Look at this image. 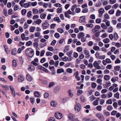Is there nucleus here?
I'll return each instance as SVG.
<instances>
[{
  "label": "nucleus",
  "instance_id": "7ed1b4c3",
  "mask_svg": "<svg viewBox=\"0 0 121 121\" xmlns=\"http://www.w3.org/2000/svg\"><path fill=\"white\" fill-rule=\"evenodd\" d=\"M81 108L80 104L79 103H76L74 107L75 111L77 112H79L80 111Z\"/></svg>",
  "mask_w": 121,
  "mask_h": 121
},
{
  "label": "nucleus",
  "instance_id": "338daca9",
  "mask_svg": "<svg viewBox=\"0 0 121 121\" xmlns=\"http://www.w3.org/2000/svg\"><path fill=\"white\" fill-rule=\"evenodd\" d=\"M3 13L5 16H7V10L5 9H4L3 11Z\"/></svg>",
  "mask_w": 121,
  "mask_h": 121
},
{
  "label": "nucleus",
  "instance_id": "bb28decb",
  "mask_svg": "<svg viewBox=\"0 0 121 121\" xmlns=\"http://www.w3.org/2000/svg\"><path fill=\"white\" fill-rule=\"evenodd\" d=\"M119 6V4H116L113 5L112 6V9H116Z\"/></svg>",
  "mask_w": 121,
  "mask_h": 121
},
{
  "label": "nucleus",
  "instance_id": "a211bd4d",
  "mask_svg": "<svg viewBox=\"0 0 121 121\" xmlns=\"http://www.w3.org/2000/svg\"><path fill=\"white\" fill-rule=\"evenodd\" d=\"M56 104L57 103L56 102L53 100H52L51 103V105L54 107H56Z\"/></svg>",
  "mask_w": 121,
  "mask_h": 121
},
{
  "label": "nucleus",
  "instance_id": "3c124183",
  "mask_svg": "<svg viewBox=\"0 0 121 121\" xmlns=\"http://www.w3.org/2000/svg\"><path fill=\"white\" fill-rule=\"evenodd\" d=\"M111 7V5H108L105 6V10H107L110 9Z\"/></svg>",
  "mask_w": 121,
  "mask_h": 121
},
{
  "label": "nucleus",
  "instance_id": "20e7f679",
  "mask_svg": "<svg viewBox=\"0 0 121 121\" xmlns=\"http://www.w3.org/2000/svg\"><path fill=\"white\" fill-rule=\"evenodd\" d=\"M24 77L23 75H19L18 76V82L19 83L22 82L24 80Z\"/></svg>",
  "mask_w": 121,
  "mask_h": 121
},
{
  "label": "nucleus",
  "instance_id": "a18cd8bd",
  "mask_svg": "<svg viewBox=\"0 0 121 121\" xmlns=\"http://www.w3.org/2000/svg\"><path fill=\"white\" fill-rule=\"evenodd\" d=\"M66 71L68 73H71L72 72V70L70 68H68L66 69Z\"/></svg>",
  "mask_w": 121,
  "mask_h": 121
},
{
  "label": "nucleus",
  "instance_id": "09e8293b",
  "mask_svg": "<svg viewBox=\"0 0 121 121\" xmlns=\"http://www.w3.org/2000/svg\"><path fill=\"white\" fill-rule=\"evenodd\" d=\"M91 87L92 88H95L97 86L96 83L95 82H93L91 84Z\"/></svg>",
  "mask_w": 121,
  "mask_h": 121
},
{
  "label": "nucleus",
  "instance_id": "c03bdc74",
  "mask_svg": "<svg viewBox=\"0 0 121 121\" xmlns=\"http://www.w3.org/2000/svg\"><path fill=\"white\" fill-rule=\"evenodd\" d=\"M56 42V41L55 40H54L52 42L51 45L52 46H54Z\"/></svg>",
  "mask_w": 121,
  "mask_h": 121
},
{
  "label": "nucleus",
  "instance_id": "37998d69",
  "mask_svg": "<svg viewBox=\"0 0 121 121\" xmlns=\"http://www.w3.org/2000/svg\"><path fill=\"white\" fill-rule=\"evenodd\" d=\"M42 22V21L40 19H37L35 21V23L38 25H39Z\"/></svg>",
  "mask_w": 121,
  "mask_h": 121
},
{
  "label": "nucleus",
  "instance_id": "2f4dec72",
  "mask_svg": "<svg viewBox=\"0 0 121 121\" xmlns=\"http://www.w3.org/2000/svg\"><path fill=\"white\" fill-rule=\"evenodd\" d=\"M80 99L81 101L82 102L85 101L86 100L85 98L83 96H81Z\"/></svg>",
  "mask_w": 121,
  "mask_h": 121
},
{
  "label": "nucleus",
  "instance_id": "052dcab7",
  "mask_svg": "<svg viewBox=\"0 0 121 121\" xmlns=\"http://www.w3.org/2000/svg\"><path fill=\"white\" fill-rule=\"evenodd\" d=\"M101 21V19L100 18H97L96 20V23H99Z\"/></svg>",
  "mask_w": 121,
  "mask_h": 121
},
{
  "label": "nucleus",
  "instance_id": "774afa93",
  "mask_svg": "<svg viewBox=\"0 0 121 121\" xmlns=\"http://www.w3.org/2000/svg\"><path fill=\"white\" fill-rule=\"evenodd\" d=\"M49 64L51 65H54L55 64V62L53 60H50Z\"/></svg>",
  "mask_w": 121,
  "mask_h": 121
},
{
  "label": "nucleus",
  "instance_id": "ea45409f",
  "mask_svg": "<svg viewBox=\"0 0 121 121\" xmlns=\"http://www.w3.org/2000/svg\"><path fill=\"white\" fill-rule=\"evenodd\" d=\"M26 12V9H22L21 11L22 14L23 15H25Z\"/></svg>",
  "mask_w": 121,
  "mask_h": 121
},
{
  "label": "nucleus",
  "instance_id": "412c9836",
  "mask_svg": "<svg viewBox=\"0 0 121 121\" xmlns=\"http://www.w3.org/2000/svg\"><path fill=\"white\" fill-rule=\"evenodd\" d=\"M54 20L55 21H57L58 23L61 22L59 18L58 17H57L54 18Z\"/></svg>",
  "mask_w": 121,
  "mask_h": 121
},
{
  "label": "nucleus",
  "instance_id": "4c0bfd02",
  "mask_svg": "<svg viewBox=\"0 0 121 121\" xmlns=\"http://www.w3.org/2000/svg\"><path fill=\"white\" fill-rule=\"evenodd\" d=\"M93 49L96 51H98L99 49V48L98 46H94L93 47Z\"/></svg>",
  "mask_w": 121,
  "mask_h": 121
},
{
  "label": "nucleus",
  "instance_id": "a878e982",
  "mask_svg": "<svg viewBox=\"0 0 121 121\" xmlns=\"http://www.w3.org/2000/svg\"><path fill=\"white\" fill-rule=\"evenodd\" d=\"M114 10L113 9H111L108 11V13L112 15L114 14Z\"/></svg>",
  "mask_w": 121,
  "mask_h": 121
},
{
  "label": "nucleus",
  "instance_id": "5fc2aeb1",
  "mask_svg": "<svg viewBox=\"0 0 121 121\" xmlns=\"http://www.w3.org/2000/svg\"><path fill=\"white\" fill-rule=\"evenodd\" d=\"M55 37L56 38H58L60 37L59 34L58 33H56L54 34Z\"/></svg>",
  "mask_w": 121,
  "mask_h": 121
},
{
  "label": "nucleus",
  "instance_id": "6e6552de",
  "mask_svg": "<svg viewBox=\"0 0 121 121\" xmlns=\"http://www.w3.org/2000/svg\"><path fill=\"white\" fill-rule=\"evenodd\" d=\"M55 116L56 118L58 119H60L62 118V114L60 113L57 112L55 114Z\"/></svg>",
  "mask_w": 121,
  "mask_h": 121
},
{
  "label": "nucleus",
  "instance_id": "393cba45",
  "mask_svg": "<svg viewBox=\"0 0 121 121\" xmlns=\"http://www.w3.org/2000/svg\"><path fill=\"white\" fill-rule=\"evenodd\" d=\"M114 37L115 40H117L118 38V35L117 34L116 32H115L114 33Z\"/></svg>",
  "mask_w": 121,
  "mask_h": 121
},
{
  "label": "nucleus",
  "instance_id": "a19ab883",
  "mask_svg": "<svg viewBox=\"0 0 121 121\" xmlns=\"http://www.w3.org/2000/svg\"><path fill=\"white\" fill-rule=\"evenodd\" d=\"M119 94L118 92H117L114 95V97L117 98L118 99L119 98Z\"/></svg>",
  "mask_w": 121,
  "mask_h": 121
},
{
  "label": "nucleus",
  "instance_id": "f8f14e48",
  "mask_svg": "<svg viewBox=\"0 0 121 121\" xmlns=\"http://www.w3.org/2000/svg\"><path fill=\"white\" fill-rule=\"evenodd\" d=\"M85 36L84 33L83 32H81L79 33L78 35V38L79 39L82 38Z\"/></svg>",
  "mask_w": 121,
  "mask_h": 121
},
{
  "label": "nucleus",
  "instance_id": "72a5a7b5",
  "mask_svg": "<svg viewBox=\"0 0 121 121\" xmlns=\"http://www.w3.org/2000/svg\"><path fill=\"white\" fill-rule=\"evenodd\" d=\"M104 78L106 80H108L110 79V77L108 75H105L104 76Z\"/></svg>",
  "mask_w": 121,
  "mask_h": 121
},
{
  "label": "nucleus",
  "instance_id": "e2e57ef3",
  "mask_svg": "<svg viewBox=\"0 0 121 121\" xmlns=\"http://www.w3.org/2000/svg\"><path fill=\"white\" fill-rule=\"evenodd\" d=\"M48 50L50 51H53L54 50L53 48L52 47H50L48 48Z\"/></svg>",
  "mask_w": 121,
  "mask_h": 121
},
{
  "label": "nucleus",
  "instance_id": "5701e85b",
  "mask_svg": "<svg viewBox=\"0 0 121 121\" xmlns=\"http://www.w3.org/2000/svg\"><path fill=\"white\" fill-rule=\"evenodd\" d=\"M33 13L34 14H37L38 13V10L37 9H35L33 8L32 9Z\"/></svg>",
  "mask_w": 121,
  "mask_h": 121
},
{
  "label": "nucleus",
  "instance_id": "4d7b16f0",
  "mask_svg": "<svg viewBox=\"0 0 121 121\" xmlns=\"http://www.w3.org/2000/svg\"><path fill=\"white\" fill-rule=\"evenodd\" d=\"M82 49L81 47H78L77 48V50L78 52H81L82 51Z\"/></svg>",
  "mask_w": 121,
  "mask_h": 121
},
{
  "label": "nucleus",
  "instance_id": "39448f33",
  "mask_svg": "<svg viewBox=\"0 0 121 121\" xmlns=\"http://www.w3.org/2000/svg\"><path fill=\"white\" fill-rule=\"evenodd\" d=\"M104 9L101 8L98 10V12L99 13V17H101L102 16L103 14L104 13Z\"/></svg>",
  "mask_w": 121,
  "mask_h": 121
},
{
  "label": "nucleus",
  "instance_id": "473e14b6",
  "mask_svg": "<svg viewBox=\"0 0 121 121\" xmlns=\"http://www.w3.org/2000/svg\"><path fill=\"white\" fill-rule=\"evenodd\" d=\"M121 13V11L119 10H117V11L116 13V16H120Z\"/></svg>",
  "mask_w": 121,
  "mask_h": 121
},
{
  "label": "nucleus",
  "instance_id": "69168bd1",
  "mask_svg": "<svg viewBox=\"0 0 121 121\" xmlns=\"http://www.w3.org/2000/svg\"><path fill=\"white\" fill-rule=\"evenodd\" d=\"M12 65L14 66H16L17 63L15 60H13Z\"/></svg>",
  "mask_w": 121,
  "mask_h": 121
},
{
  "label": "nucleus",
  "instance_id": "dca6fc26",
  "mask_svg": "<svg viewBox=\"0 0 121 121\" xmlns=\"http://www.w3.org/2000/svg\"><path fill=\"white\" fill-rule=\"evenodd\" d=\"M57 72L58 73H64V70L63 69L61 68L58 69L57 70Z\"/></svg>",
  "mask_w": 121,
  "mask_h": 121
},
{
  "label": "nucleus",
  "instance_id": "b1692460",
  "mask_svg": "<svg viewBox=\"0 0 121 121\" xmlns=\"http://www.w3.org/2000/svg\"><path fill=\"white\" fill-rule=\"evenodd\" d=\"M17 49L16 48H14L12 50L11 54L12 55H15L16 54Z\"/></svg>",
  "mask_w": 121,
  "mask_h": 121
},
{
  "label": "nucleus",
  "instance_id": "0eeeda50",
  "mask_svg": "<svg viewBox=\"0 0 121 121\" xmlns=\"http://www.w3.org/2000/svg\"><path fill=\"white\" fill-rule=\"evenodd\" d=\"M86 17L85 16H81L80 18L79 22L80 23H83L85 22Z\"/></svg>",
  "mask_w": 121,
  "mask_h": 121
},
{
  "label": "nucleus",
  "instance_id": "f03ea898",
  "mask_svg": "<svg viewBox=\"0 0 121 121\" xmlns=\"http://www.w3.org/2000/svg\"><path fill=\"white\" fill-rule=\"evenodd\" d=\"M96 116L101 121H104V115L100 113H98L96 114Z\"/></svg>",
  "mask_w": 121,
  "mask_h": 121
},
{
  "label": "nucleus",
  "instance_id": "0e129e2a",
  "mask_svg": "<svg viewBox=\"0 0 121 121\" xmlns=\"http://www.w3.org/2000/svg\"><path fill=\"white\" fill-rule=\"evenodd\" d=\"M121 61L118 58H117L115 61V63L116 64L120 63Z\"/></svg>",
  "mask_w": 121,
  "mask_h": 121
},
{
  "label": "nucleus",
  "instance_id": "603ef678",
  "mask_svg": "<svg viewBox=\"0 0 121 121\" xmlns=\"http://www.w3.org/2000/svg\"><path fill=\"white\" fill-rule=\"evenodd\" d=\"M93 25L92 24H87L86 25V27H91V28H92L93 26Z\"/></svg>",
  "mask_w": 121,
  "mask_h": 121
},
{
  "label": "nucleus",
  "instance_id": "2eb2a0df",
  "mask_svg": "<svg viewBox=\"0 0 121 121\" xmlns=\"http://www.w3.org/2000/svg\"><path fill=\"white\" fill-rule=\"evenodd\" d=\"M68 93L70 97H73V94L72 92V90L70 89H69L68 91Z\"/></svg>",
  "mask_w": 121,
  "mask_h": 121
},
{
  "label": "nucleus",
  "instance_id": "9b49d317",
  "mask_svg": "<svg viewBox=\"0 0 121 121\" xmlns=\"http://www.w3.org/2000/svg\"><path fill=\"white\" fill-rule=\"evenodd\" d=\"M60 89V87L59 86H57L55 87L54 90V92L56 93L58 92Z\"/></svg>",
  "mask_w": 121,
  "mask_h": 121
},
{
  "label": "nucleus",
  "instance_id": "de8ad7c7",
  "mask_svg": "<svg viewBox=\"0 0 121 121\" xmlns=\"http://www.w3.org/2000/svg\"><path fill=\"white\" fill-rule=\"evenodd\" d=\"M102 80L100 79H98L96 81L100 85L102 84Z\"/></svg>",
  "mask_w": 121,
  "mask_h": 121
},
{
  "label": "nucleus",
  "instance_id": "423d86ee",
  "mask_svg": "<svg viewBox=\"0 0 121 121\" xmlns=\"http://www.w3.org/2000/svg\"><path fill=\"white\" fill-rule=\"evenodd\" d=\"M49 24L46 22H45L42 24V27L43 29H46L49 27Z\"/></svg>",
  "mask_w": 121,
  "mask_h": 121
},
{
  "label": "nucleus",
  "instance_id": "c756f323",
  "mask_svg": "<svg viewBox=\"0 0 121 121\" xmlns=\"http://www.w3.org/2000/svg\"><path fill=\"white\" fill-rule=\"evenodd\" d=\"M118 79V77H116L115 78H112L111 79V81L113 82H115V81H117Z\"/></svg>",
  "mask_w": 121,
  "mask_h": 121
},
{
  "label": "nucleus",
  "instance_id": "cd10ccee",
  "mask_svg": "<svg viewBox=\"0 0 121 121\" xmlns=\"http://www.w3.org/2000/svg\"><path fill=\"white\" fill-rule=\"evenodd\" d=\"M101 26L103 29H106L107 28V27L104 23H102Z\"/></svg>",
  "mask_w": 121,
  "mask_h": 121
},
{
  "label": "nucleus",
  "instance_id": "6ab92c4d",
  "mask_svg": "<svg viewBox=\"0 0 121 121\" xmlns=\"http://www.w3.org/2000/svg\"><path fill=\"white\" fill-rule=\"evenodd\" d=\"M113 30V29L111 26H110L108 27L107 31L108 33H111L112 32Z\"/></svg>",
  "mask_w": 121,
  "mask_h": 121
},
{
  "label": "nucleus",
  "instance_id": "1a4fd4ad",
  "mask_svg": "<svg viewBox=\"0 0 121 121\" xmlns=\"http://www.w3.org/2000/svg\"><path fill=\"white\" fill-rule=\"evenodd\" d=\"M84 53L85 55V57L86 58L88 59L89 58L90 55H89V52L87 50H85L84 51Z\"/></svg>",
  "mask_w": 121,
  "mask_h": 121
},
{
  "label": "nucleus",
  "instance_id": "c85d7f7f",
  "mask_svg": "<svg viewBox=\"0 0 121 121\" xmlns=\"http://www.w3.org/2000/svg\"><path fill=\"white\" fill-rule=\"evenodd\" d=\"M46 55L47 56H52L53 55L52 53L50 52H47L46 53Z\"/></svg>",
  "mask_w": 121,
  "mask_h": 121
},
{
  "label": "nucleus",
  "instance_id": "4468645a",
  "mask_svg": "<svg viewBox=\"0 0 121 121\" xmlns=\"http://www.w3.org/2000/svg\"><path fill=\"white\" fill-rule=\"evenodd\" d=\"M26 78L27 80L29 81H31L32 79L31 77L29 74L27 73L26 75Z\"/></svg>",
  "mask_w": 121,
  "mask_h": 121
},
{
  "label": "nucleus",
  "instance_id": "9d476101",
  "mask_svg": "<svg viewBox=\"0 0 121 121\" xmlns=\"http://www.w3.org/2000/svg\"><path fill=\"white\" fill-rule=\"evenodd\" d=\"M101 62V61L100 60H98V61L96 60L93 63V66L95 67L99 65Z\"/></svg>",
  "mask_w": 121,
  "mask_h": 121
},
{
  "label": "nucleus",
  "instance_id": "680f3d73",
  "mask_svg": "<svg viewBox=\"0 0 121 121\" xmlns=\"http://www.w3.org/2000/svg\"><path fill=\"white\" fill-rule=\"evenodd\" d=\"M112 101L111 99L108 100L106 102V103L108 104H112Z\"/></svg>",
  "mask_w": 121,
  "mask_h": 121
},
{
  "label": "nucleus",
  "instance_id": "aec40b11",
  "mask_svg": "<svg viewBox=\"0 0 121 121\" xmlns=\"http://www.w3.org/2000/svg\"><path fill=\"white\" fill-rule=\"evenodd\" d=\"M36 28L35 26H31L29 29V30L31 32H33L35 29Z\"/></svg>",
  "mask_w": 121,
  "mask_h": 121
},
{
  "label": "nucleus",
  "instance_id": "f704fd0d",
  "mask_svg": "<svg viewBox=\"0 0 121 121\" xmlns=\"http://www.w3.org/2000/svg\"><path fill=\"white\" fill-rule=\"evenodd\" d=\"M120 69V67L118 66H115L114 68V70L117 71H118Z\"/></svg>",
  "mask_w": 121,
  "mask_h": 121
},
{
  "label": "nucleus",
  "instance_id": "7c9ffc66",
  "mask_svg": "<svg viewBox=\"0 0 121 121\" xmlns=\"http://www.w3.org/2000/svg\"><path fill=\"white\" fill-rule=\"evenodd\" d=\"M110 40L108 38H106L104 39L103 40V42L105 43H108L109 42Z\"/></svg>",
  "mask_w": 121,
  "mask_h": 121
},
{
  "label": "nucleus",
  "instance_id": "58836bf2",
  "mask_svg": "<svg viewBox=\"0 0 121 121\" xmlns=\"http://www.w3.org/2000/svg\"><path fill=\"white\" fill-rule=\"evenodd\" d=\"M112 93L111 92H110L107 95V97L108 98H110L112 97Z\"/></svg>",
  "mask_w": 121,
  "mask_h": 121
},
{
  "label": "nucleus",
  "instance_id": "6e6d98bb",
  "mask_svg": "<svg viewBox=\"0 0 121 121\" xmlns=\"http://www.w3.org/2000/svg\"><path fill=\"white\" fill-rule=\"evenodd\" d=\"M32 42L31 41H29L28 42H26V45L28 46H30L32 45Z\"/></svg>",
  "mask_w": 121,
  "mask_h": 121
},
{
  "label": "nucleus",
  "instance_id": "f3484780",
  "mask_svg": "<svg viewBox=\"0 0 121 121\" xmlns=\"http://www.w3.org/2000/svg\"><path fill=\"white\" fill-rule=\"evenodd\" d=\"M68 117L69 119L72 121H73L74 120V117L73 114L71 113L69 114Z\"/></svg>",
  "mask_w": 121,
  "mask_h": 121
},
{
  "label": "nucleus",
  "instance_id": "ddd939ff",
  "mask_svg": "<svg viewBox=\"0 0 121 121\" xmlns=\"http://www.w3.org/2000/svg\"><path fill=\"white\" fill-rule=\"evenodd\" d=\"M104 17L105 19L103 20V22H106V20L109 19L110 18L109 15L107 13L105 14L104 15Z\"/></svg>",
  "mask_w": 121,
  "mask_h": 121
},
{
  "label": "nucleus",
  "instance_id": "864d4df0",
  "mask_svg": "<svg viewBox=\"0 0 121 121\" xmlns=\"http://www.w3.org/2000/svg\"><path fill=\"white\" fill-rule=\"evenodd\" d=\"M88 45L89 46H92L93 44V43L92 41H90L87 43Z\"/></svg>",
  "mask_w": 121,
  "mask_h": 121
},
{
  "label": "nucleus",
  "instance_id": "8fccbe9b",
  "mask_svg": "<svg viewBox=\"0 0 121 121\" xmlns=\"http://www.w3.org/2000/svg\"><path fill=\"white\" fill-rule=\"evenodd\" d=\"M83 91L82 90H78L77 91V95H81Z\"/></svg>",
  "mask_w": 121,
  "mask_h": 121
},
{
  "label": "nucleus",
  "instance_id": "79ce46f5",
  "mask_svg": "<svg viewBox=\"0 0 121 121\" xmlns=\"http://www.w3.org/2000/svg\"><path fill=\"white\" fill-rule=\"evenodd\" d=\"M55 84V83L53 82H51L49 83L48 85V87L51 88Z\"/></svg>",
  "mask_w": 121,
  "mask_h": 121
},
{
  "label": "nucleus",
  "instance_id": "f257e3e1",
  "mask_svg": "<svg viewBox=\"0 0 121 121\" xmlns=\"http://www.w3.org/2000/svg\"><path fill=\"white\" fill-rule=\"evenodd\" d=\"M34 51L31 48H28L26 50L25 53L26 54H29L30 56L32 57L34 55Z\"/></svg>",
  "mask_w": 121,
  "mask_h": 121
},
{
  "label": "nucleus",
  "instance_id": "4be33fe9",
  "mask_svg": "<svg viewBox=\"0 0 121 121\" xmlns=\"http://www.w3.org/2000/svg\"><path fill=\"white\" fill-rule=\"evenodd\" d=\"M34 94L35 96L37 97H39L40 96V94L37 91H35L34 92Z\"/></svg>",
  "mask_w": 121,
  "mask_h": 121
},
{
  "label": "nucleus",
  "instance_id": "49530a36",
  "mask_svg": "<svg viewBox=\"0 0 121 121\" xmlns=\"http://www.w3.org/2000/svg\"><path fill=\"white\" fill-rule=\"evenodd\" d=\"M57 31L60 33H61L63 32L64 31V30L62 29L58 28L57 29Z\"/></svg>",
  "mask_w": 121,
  "mask_h": 121
},
{
  "label": "nucleus",
  "instance_id": "13d9d810",
  "mask_svg": "<svg viewBox=\"0 0 121 121\" xmlns=\"http://www.w3.org/2000/svg\"><path fill=\"white\" fill-rule=\"evenodd\" d=\"M101 108L102 106H101L99 105L96 107V108L98 111H101L102 110Z\"/></svg>",
  "mask_w": 121,
  "mask_h": 121
},
{
  "label": "nucleus",
  "instance_id": "c9c22d12",
  "mask_svg": "<svg viewBox=\"0 0 121 121\" xmlns=\"http://www.w3.org/2000/svg\"><path fill=\"white\" fill-rule=\"evenodd\" d=\"M57 12L58 13H60L62 12V8H59L57 9Z\"/></svg>",
  "mask_w": 121,
  "mask_h": 121
},
{
  "label": "nucleus",
  "instance_id": "e433bc0d",
  "mask_svg": "<svg viewBox=\"0 0 121 121\" xmlns=\"http://www.w3.org/2000/svg\"><path fill=\"white\" fill-rule=\"evenodd\" d=\"M46 16V15L45 14L42 13L40 15V17L41 19H44L45 18Z\"/></svg>",
  "mask_w": 121,
  "mask_h": 121
},
{
  "label": "nucleus",
  "instance_id": "bf43d9fd",
  "mask_svg": "<svg viewBox=\"0 0 121 121\" xmlns=\"http://www.w3.org/2000/svg\"><path fill=\"white\" fill-rule=\"evenodd\" d=\"M117 111H116L114 110L112 111L111 113V114L112 115H115L117 113Z\"/></svg>",
  "mask_w": 121,
  "mask_h": 121
}]
</instances>
